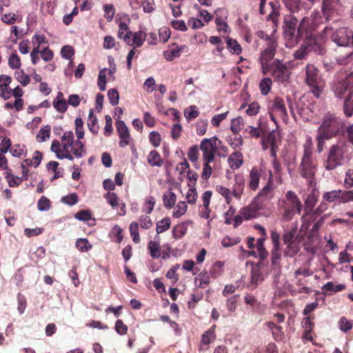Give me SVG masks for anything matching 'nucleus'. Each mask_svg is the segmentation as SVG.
Here are the masks:
<instances>
[{"instance_id": "f257e3e1", "label": "nucleus", "mask_w": 353, "mask_h": 353, "mask_svg": "<svg viewBox=\"0 0 353 353\" xmlns=\"http://www.w3.org/2000/svg\"><path fill=\"white\" fill-rule=\"evenodd\" d=\"M343 129L344 122L340 117L331 112L325 113L321 119L316 136L318 153L323 151L325 141L336 137L343 132Z\"/></svg>"}, {"instance_id": "f03ea898", "label": "nucleus", "mask_w": 353, "mask_h": 353, "mask_svg": "<svg viewBox=\"0 0 353 353\" xmlns=\"http://www.w3.org/2000/svg\"><path fill=\"white\" fill-rule=\"evenodd\" d=\"M350 157V145L345 139H340L329 147L323 161V168L327 171H333L343 165Z\"/></svg>"}, {"instance_id": "7ed1b4c3", "label": "nucleus", "mask_w": 353, "mask_h": 353, "mask_svg": "<svg viewBox=\"0 0 353 353\" xmlns=\"http://www.w3.org/2000/svg\"><path fill=\"white\" fill-rule=\"evenodd\" d=\"M303 204L297 194L293 191H288L283 199L278 203V211L285 221H291L296 214H300Z\"/></svg>"}, {"instance_id": "20e7f679", "label": "nucleus", "mask_w": 353, "mask_h": 353, "mask_svg": "<svg viewBox=\"0 0 353 353\" xmlns=\"http://www.w3.org/2000/svg\"><path fill=\"white\" fill-rule=\"evenodd\" d=\"M283 30L286 48H291L299 43L300 37L298 32V19L294 15L290 14L285 16Z\"/></svg>"}, {"instance_id": "39448f33", "label": "nucleus", "mask_w": 353, "mask_h": 353, "mask_svg": "<svg viewBox=\"0 0 353 353\" xmlns=\"http://www.w3.org/2000/svg\"><path fill=\"white\" fill-rule=\"evenodd\" d=\"M305 83L310 88L311 92L319 98L323 88V80L319 70L314 64H307L305 68Z\"/></svg>"}, {"instance_id": "423d86ee", "label": "nucleus", "mask_w": 353, "mask_h": 353, "mask_svg": "<svg viewBox=\"0 0 353 353\" xmlns=\"http://www.w3.org/2000/svg\"><path fill=\"white\" fill-rule=\"evenodd\" d=\"M322 199L329 203L341 204L353 201V190H335L323 193Z\"/></svg>"}, {"instance_id": "0eeeda50", "label": "nucleus", "mask_w": 353, "mask_h": 353, "mask_svg": "<svg viewBox=\"0 0 353 353\" xmlns=\"http://www.w3.org/2000/svg\"><path fill=\"white\" fill-rule=\"evenodd\" d=\"M217 142L221 143L216 137L204 139L201 141L199 148L203 152V161H214L219 147Z\"/></svg>"}, {"instance_id": "6e6552de", "label": "nucleus", "mask_w": 353, "mask_h": 353, "mask_svg": "<svg viewBox=\"0 0 353 353\" xmlns=\"http://www.w3.org/2000/svg\"><path fill=\"white\" fill-rule=\"evenodd\" d=\"M291 72L286 63L280 59H274L272 61V76L274 81L279 83L288 81Z\"/></svg>"}, {"instance_id": "1a4fd4ad", "label": "nucleus", "mask_w": 353, "mask_h": 353, "mask_svg": "<svg viewBox=\"0 0 353 353\" xmlns=\"http://www.w3.org/2000/svg\"><path fill=\"white\" fill-rule=\"evenodd\" d=\"M299 172L302 177L309 181L310 184L312 183L316 172V166L312 157H302Z\"/></svg>"}, {"instance_id": "9d476101", "label": "nucleus", "mask_w": 353, "mask_h": 353, "mask_svg": "<svg viewBox=\"0 0 353 353\" xmlns=\"http://www.w3.org/2000/svg\"><path fill=\"white\" fill-rule=\"evenodd\" d=\"M270 117L275 123L276 120L274 114L279 116L283 120L288 118V112L285 107V103L283 98L276 97L272 101V105L269 108Z\"/></svg>"}, {"instance_id": "9b49d317", "label": "nucleus", "mask_w": 353, "mask_h": 353, "mask_svg": "<svg viewBox=\"0 0 353 353\" xmlns=\"http://www.w3.org/2000/svg\"><path fill=\"white\" fill-rule=\"evenodd\" d=\"M353 88V71L351 72L344 79L339 81L332 86L334 94L338 98H343L345 92L352 91Z\"/></svg>"}, {"instance_id": "f8f14e48", "label": "nucleus", "mask_w": 353, "mask_h": 353, "mask_svg": "<svg viewBox=\"0 0 353 353\" xmlns=\"http://www.w3.org/2000/svg\"><path fill=\"white\" fill-rule=\"evenodd\" d=\"M273 174L272 171L270 170L267 184L261 190L254 199L261 203H264L265 206L266 203L273 197Z\"/></svg>"}, {"instance_id": "ddd939ff", "label": "nucleus", "mask_w": 353, "mask_h": 353, "mask_svg": "<svg viewBox=\"0 0 353 353\" xmlns=\"http://www.w3.org/2000/svg\"><path fill=\"white\" fill-rule=\"evenodd\" d=\"M264 208V203L256 201L254 199L249 205L240 209L239 213L242 214L244 220L255 219L260 215V210Z\"/></svg>"}, {"instance_id": "4468645a", "label": "nucleus", "mask_w": 353, "mask_h": 353, "mask_svg": "<svg viewBox=\"0 0 353 353\" xmlns=\"http://www.w3.org/2000/svg\"><path fill=\"white\" fill-rule=\"evenodd\" d=\"M352 36V30L347 28H341L333 33L332 39L339 46H350Z\"/></svg>"}, {"instance_id": "2eb2a0df", "label": "nucleus", "mask_w": 353, "mask_h": 353, "mask_svg": "<svg viewBox=\"0 0 353 353\" xmlns=\"http://www.w3.org/2000/svg\"><path fill=\"white\" fill-rule=\"evenodd\" d=\"M263 174H265L263 165L254 166L249 174L248 187L250 190L256 191L259 185V181Z\"/></svg>"}, {"instance_id": "dca6fc26", "label": "nucleus", "mask_w": 353, "mask_h": 353, "mask_svg": "<svg viewBox=\"0 0 353 353\" xmlns=\"http://www.w3.org/2000/svg\"><path fill=\"white\" fill-rule=\"evenodd\" d=\"M342 6L341 0H323L322 12L326 20L332 18V15L337 12Z\"/></svg>"}, {"instance_id": "f3484780", "label": "nucleus", "mask_w": 353, "mask_h": 353, "mask_svg": "<svg viewBox=\"0 0 353 353\" xmlns=\"http://www.w3.org/2000/svg\"><path fill=\"white\" fill-rule=\"evenodd\" d=\"M117 132L120 138L119 146L125 148L130 144V135L128 128L126 126L123 121H117L115 123Z\"/></svg>"}, {"instance_id": "a211bd4d", "label": "nucleus", "mask_w": 353, "mask_h": 353, "mask_svg": "<svg viewBox=\"0 0 353 353\" xmlns=\"http://www.w3.org/2000/svg\"><path fill=\"white\" fill-rule=\"evenodd\" d=\"M188 48L185 45L177 46L175 43L169 46V48L163 52L164 58L168 61H172L174 59L181 56L183 52H188Z\"/></svg>"}, {"instance_id": "6ab92c4d", "label": "nucleus", "mask_w": 353, "mask_h": 353, "mask_svg": "<svg viewBox=\"0 0 353 353\" xmlns=\"http://www.w3.org/2000/svg\"><path fill=\"white\" fill-rule=\"evenodd\" d=\"M267 48L261 51L259 57V61L263 63H270L275 56L277 48V42L276 40H270L267 43Z\"/></svg>"}, {"instance_id": "aec40b11", "label": "nucleus", "mask_w": 353, "mask_h": 353, "mask_svg": "<svg viewBox=\"0 0 353 353\" xmlns=\"http://www.w3.org/2000/svg\"><path fill=\"white\" fill-rule=\"evenodd\" d=\"M234 183L232 188L233 196L240 200L245 190V180L242 174H238L234 176Z\"/></svg>"}, {"instance_id": "412c9836", "label": "nucleus", "mask_w": 353, "mask_h": 353, "mask_svg": "<svg viewBox=\"0 0 353 353\" xmlns=\"http://www.w3.org/2000/svg\"><path fill=\"white\" fill-rule=\"evenodd\" d=\"M215 328L216 325H213L202 334L199 347L200 351L208 350L209 345L216 339Z\"/></svg>"}, {"instance_id": "4be33fe9", "label": "nucleus", "mask_w": 353, "mask_h": 353, "mask_svg": "<svg viewBox=\"0 0 353 353\" xmlns=\"http://www.w3.org/2000/svg\"><path fill=\"white\" fill-rule=\"evenodd\" d=\"M263 281V276L261 271V265L260 263H252L251 270L250 286L255 288L259 283Z\"/></svg>"}, {"instance_id": "5701e85b", "label": "nucleus", "mask_w": 353, "mask_h": 353, "mask_svg": "<svg viewBox=\"0 0 353 353\" xmlns=\"http://www.w3.org/2000/svg\"><path fill=\"white\" fill-rule=\"evenodd\" d=\"M318 194L315 190H312L307 195L305 201V212L306 215H309L314 210V208L318 201Z\"/></svg>"}, {"instance_id": "b1692460", "label": "nucleus", "mask_w": 353, "mask_h": 353, "mask_svg": "<svg viewBox=\"0 0 353 353\" xmlns=\"http://www.w3.org/2000/svg\"><path fill=\"white\" fill-rule=\"evenodd\" d=\"M265 325L271 330L272 336L276 341H279L283 339L284 332L281 326L276 325V323L272 321L266 322Z\"/></svg>"}, {"instance_id": "393cba45", "label": "nucleus", "mask_w": 353, "mask_h": 353, "mask_svg": "<svg viewBox=\"0 0 353 353\" xmlns=\"http://www.w3.org/2000/svg\"><path fill=\"white\" fill-rule=\"evenodd\" d=\"M243 155L240 152H233L228 158L230 167L233 170L239 169L243 165Z\"/></svg>"}, {"instance_id": "a878e982", "label": "nucleus", "mask_w": 353, "mask_h": 353, "mask_svg": "<svg viewBox=\"0 0 353 353\" xmlns=\"http://www.w3.org/2000/svg\"><path fill=\"white\" fill-rule=\"evenodd\" d=\"M147 160L149 165L152 167H161L163 163L160 154L157 150H152L149 153Z\"/></svg>"}, {"instance_id": "bb28decb", "label": "nucleus", "mask_w": 353, "mask_h": 353, "mask_svg": "<svg viewBox=\"0 0 353 353\" xmlns=\"http://www.w3.org/2000/svg\"><path fill=\"white\" fill-rule=\"evenodd\" d=\"M119 30L118 31V37L120 39H123L125 43L128 44H130L131 41V36H132V32L128 31V25L124 22H121L119 23Z\"/></svg>"}, {"instance_id": "cd10ccee", "label": "nucleus", "mask_w": 353, "mask_h": 353, "mask_svg": "<svg viewBox=\"0 0 353 353\" xmlns=\"http://www.w3.org/2000/svg\"><path fill=\"white\" fill-rule=\"evenodd\" d=\"M261 144L263 150H268L269 148L276 145V134L274 131L268 133L262 138Z\"/></svg>"}, {"instance_id": "c85d7f7f", "label": "nucleus", "mask_w": 353, "mask_h": 353, "mask_svg": "<svg viewBox=\"0 0 353 353\" xmlns=\"http://www.w3.org/2000/svg\"><path fill=\"white\" fill-rule=\"evenodd\" d=\"M4 169L6 170L5 178L6 179L10 187L18 186L22 182V179L13 175L12 170L9 169L6 165L5 166Z\"/></svg>"}, {"instance_id": "c756f323", "label": "nucleus", "mask_w": 353, "mask_h": 353, "mask_svg": "<svg viewBox=\"0 0 353 353\" xmlns=\"http://www.w3.org/2000/svg\"><path fill=\"white\" fill-rule=\"evenodd\" d=\"M148 249L150 255L153 259H158L161 256L160 243L155 241H150L148 243Z\"/></svg>"}, {"instance_id": "7c9ffc66", "label": "nucleus", "mask_w": 353, "mask_h": 353, "mask_svg": "<svg viewBox=\"0 0 353 353\" xmlns=\"http://www.w3.org/2000/svg\"><path fill=\"white\" fill-rule=\"evenodd\" d=\"M176 196L172 191H167L163 196V205L166 208L171 209L176 203Z\"/></svg>"}, {"instance_id": "2f4dec72", "label": "nucleus", "mask_w": 353, "mask_h": 353, "mask_svg": "<svg viewBox=\"0 0 353 353\" xmlns=\"http://www.w3.org/2000/svg\"><path fill=\"white\" fill-rule=\"evenodd\" d=\"M216 191L225 198L228 204L231 203L233 196L232 190L223 185H218L216 186Z\"/></svg>"}, {"instance_id": "473e14b6", "label": "nucleus", "mask_w": 353, "mask_h": 353, "mask_svg": "<svg viewBox=\"0 0 353 353\" xmlns=\"http://www.w3.org/2000/svg\"><path fill=\"white\" fill-rule=\"evenodd\" d=\"M303 153L302 157H312L313 141L310 136H307L303 145Z\"/></svg>"}, {"instance_id": "72a5a7b5", "label": "nucleus", "mask_w": 353, "mask_h": 353, "mask_svg": "<svg viewBox=\"0 0 353 353\" xmlns=\"http://www.w3.org/2000/svg\"><path fill=\"white\" fill-rule=\"evenodd\" d=\"M343 112L347 117H350L353 115V97L352 94L347 96L343 103Z\"/></svg>"}, {"instance_id": "f704fd0d", "label": "nucleus", "mask_w": 353, "mask_h": 353, "mask_svg": "<svg viewBox=\"0 0 353 353\" xmlns=\"http://www.w3.org/2000/svg\"><path fill=\"white\" fill-rule=\"evenodd\" d=\"M311 51V48L307 44H302L300 48L294 52L295 59L302 60L306 57Z\"/></svg>"}, {"instance_id": "c9c22d12", "label": "nucleus", "mask_w": 353, "mask_h": 353, "mask_svg": "<svg viewBox=\"0 0 353 353\" xmlns=\"http://www.w3.org/2000/svg\"><path fill=\"white\" fill-rule=\"evenodd\" d=\"M239 299V294H235L227 299L225 305L230 314H232L236 312Z\"/></svg>"}, {"instance_id": "e433bc0d", "label": "nucleus", "mask_w": 353, "mask_h": 353, "mask_svg": "<svg viewBox=\"0 0 353 353\" xmlns=\"http://www.w3.org/2000/svg\"><path fill=\"white\" fill-rule=\"evenodd\" d=\"M51 128L47 125L41 128L36 136V139L38 142L41 143L46 141L50 138Z\"/></svg>"}, {"instance_id": "4c0bfd02", "label": "nucleus", "mask_w": 353, "mask_h": 353, "mask_svg": "<svg viewBox=\"0 0 353 353\" xmlns=\"http://www.w3.org/2000/svg\"><path fill=\"white\" fill-rule=\"evenodd\" d=\"M272 79L269 77L263 78L259 83L260 92L263 95H267L271 90Z\"/></svg>"}, {"instance_id": "58836bf2", "label": "nucleus", "mask_w": 353, "mask_h": 353, "mask_svg": "<svg viewBox=\"0 0 353 353\" xmlns=\"http://www.w3.org/2000/svg\"><path fill=\"white\" fill-rule=\"evenodd\" d=\"M72 152L76 157H82L83 155L85 154L83 143L79 140H77L76 141H74Z\"/></svg>"}, {"instance_id": "ea45409f", "label": "nucleus", "mask_w": 353, "mask_h": 353, "mask_svg": "<svg viewBox=\"0 0 353 353\" xmlns=\"http://www.w3.org/2000/svg\"><path fill=\"white\" fill-rule=\"evenodd\" d=\"M311 20L309 17H303L298 25V32L300 39L306 33L310 26Z\"/></svg>"}, {"instance_id": "a19ab883", "label": "nucleus", "mask_w": 353, "mask_h": 353, "mask_svg": "<svg viewBox=\"0 0 353 353\" xmlns=\"http://www.w3.org/2000/svg\"><path fill=\"white\" fill-rule=\"evenodd\" d=\"M286 245L287 247L285 251V254L288 256H294L300 250L299 243L296 240L286 244Z\"/></svg>"}, {"instance_id": "79ce46f5", "label": "nucleus", "mask_w": 353, "mask_h": 353, "mask_svg": "<svg viewBox=\"0 0 353 353\" xmlns=\"http://www.w3.org/2000/svg\"><path fill=\"white\" fill-rule=\"evenodd\" d=\"M88 127L89 130L94 134H97L99 127L97 125V119L93 115V110L89 112V118L88 120Z\"/></svg>"}, {"instance_id": "37998d69", "label": "nucleus", "mask_w": 353, "mask_h": 353, "mask_svg": "<svg viewBox=\"0 0 353 353\" xmlns=\"http://www.w3.org/2000/svg\"><path fill=\"white\" fill-rule=\"evenodd\" d=\"M77 248L81 252H86L92 249V245L86 238L79 239L76 241Z\"/></svg>"}, {"instance_id": "c03bdc74", "label": "nucleus", "mask_w": 353, "mask_h": 353, "mask_svg": "<svg viewBox=\"0 0 353 353\" xmlns=\"http://www.w3.org/2000/svg\"><path fill=\"white\" fill-rule=\"evenodd\" d=\"M227 47L232 54H239L242 52L240 44L236 40L230 38L227 39Z\"/></svg>"}, {"instance_id": "a18cd8bd", "label": "nucleus", "mask_w": 353, "mask_h": 353, "mask_svg": "<svg viewBox=\"0 0 353 353\" xmlns=\"http://www.w3.org/2000/svg\"><path fill=\"white\" fill-rule=\"evenodd\" d=\"M345 289V285L344 284H338L334 285L332 282H327L326 284L323 285L322 290L325 292H338L342 291Z\"/></svg>"}, {"instance_id": "49530a36", "label": "nucleus", "mask_w": 353, "mask_h": 353, "mask_svg": "<svg viewBox=\"0 0 353 353\" xmlns=\"http://www.w3.org/2000/svg\"><path fill=\"white\" fill-rule=\"evenodd\" d=\"M129 230L133 241L135 243H139V223L137 222H132L130 225Z\"/></svg>"}, {"instance_id": "de8ad7c7", "label": "nucleus", "mask_w": 353, "mask_h": 353, "mask_svg": "<svg viewBox=\"0 0 353 353\" xmlns=\"http://www.w3.org/2000/svg\"><path fill=\"white\" fill-rule=\"evenodd\" d=\"M170 227V219L165 218L157 223L156 231L158 234L168 230Z\"/></svg>"}, {"instance_id": "09e8293b", "label": "nucleus", "mask_w": 353, "mask_h": 353, "mask_svg": "<svg viewBox=\"0 0 353 353\" xmlns=\"http://www.w3.org/2000/svg\"><path fill=\"white\" fill-rule=\"evenodd\" d=\"M15 78L17 80L23 85L26 86L30 83V77L25 74L23 70L20 71L15 72Z\"/></svg>"}, {"instance_id": "8fccbe9b", "label": "nucleus", "mask_w": 353, "mask_h": 353, "mask_svg": "<svg viewBox=\"0 0 353 353\" xmlns=\"http://www.w3.org/2000/svg\"><path fill=\"white\" fill-rule=\"evenodd\" d=\"M223 262L216 261V263H214L210 271L211 276L214 278H216V277L219 276L223 271Z\"/></svg>"}, {"instance_id": "3c124183", "label": "nucleus", "mask_w": 353, "mask_h": 353, "mask_svg": "<svg viewBox=\"0 0 353 353\" xmlns=\"http://www.w3.org/2000/svg\"><path fill=\"white\" fill-rule=\"evenodd\" d=\"M177 210H174L172 213L174 218H180L187 211L188 205L185 201H180L176 205Z\"/></svg>"}, {"instance_id": "603ef678", "label": "nucleus", "mask_w": 353, "mask_h": 353, "mask_svg": "<svg viewBox=\"0 0 353 353\" xmlns=\"http://www.w3.org/2000/svg\"><path fill=\"white\" fill-rule=\"evenodd\" d=\"M190 189L186 194V199L189 204H194L197 200V192L196 188L192 186V184L188 183Z\"/></svg>"}, {"instance_id": "864d4df0", "label": "nucleus", "mask_w": 353, "mask_h": 353, "mask_svg": "<svg viewBox=\"0 0 353 353\" xmlns=\"http://www.w3.org/2000/svg\"><path fill=\"white\" fill-rule=\"evenodd\" d=\"M208 122L206 119H199L196 123V131L197 134L202 136L206 132Z\"/></svg>"}, {"instance_id": "5fc2aeb1", "label": "nucleus", "mask_w": 353, "mask_h": 353, "mask_svg": "<svg viewBox=\"0 0 353 353\" xmlns=\"http://www.w3.org/2000/svg\"><path fill=\"white\" fill-rule=\"evenodd\" d=\"M146 37L147 34L145 32L138 31L134 34L133 43L137 47H141L146 40Z\"/></svg>"}, {"instance_id": "6e6d98bb", "label": "nucleus", "mask_w": 353, "mask_h": 353, "mask_svg": "<svg viewBox=\"0 0 353 353\" xmlns=\"http://www.w3.org/2000/svg\"><path fill=\"white\" fill-rule=\"evenodd\" d=\"M156 203V200L154 196H149L145 199V203L143 204V211H145L147 214H150L153 211L154 205Z\"/></svg>"}, {"instance_id": "4d7b16f0", "label": "nucleus", "mask_w": 353, "mask_h": 353, "mask_svg": "<svg viewBox=\"0 0 353 353\" xmlns=\"http://www.w3.org/2000/svg\"><path fill=\"white\" fill-rule=\"evenodd\" d=\"M328 203L327 201H324L323 199L319 205L312 212V218L314 221L316 219V216L320 215L323 212H325L328 209Z\"/></svg>"}, {"instance_id": "13d9d810", "label": "nucleus", "mask_w": 353, "mask_h": 353, "mask_svg": "<svg viewBox=\"0 0 353 353\" xmlns=\"http://www.w3.org/2000/svg\"><path fill=\"white\" fill-rule=\"evenodd\" d=\"M21 65L20 57L16 53L12 54L8 59V65L10 68L12 69H19Z\"/></svg>"}, {"instance_id": "bf43d9fd", "label": "nucleus", "mask_w": 353, "mask_h": 353, "mask_svg": "<svg viewBox=\"0 0 353 353\" xmlns=\"http://www.w3.org/2000/svg\"><path fill=\"white\" fill-rule=\"evenodd\" d=\"M104 198L107 202L113 208H116L119 205V199L114 192H108L104 195Z\"/></svg>"}, {"instance_id": "052dcab7", "label": "nucleus", "mask_w": 353, "mask_h": 353, "mask_svg": "<svg viewBox=\"0 0 353 353\" xmlns=\"http://www.w3.org/2000/svg\"><path fill=\"white\" fill-rule=\"evenodd\" d=\"M103 10L105 12V18L108 21H111L115 14V9L112 4H105L103 6Z\"/></svg>"}, {"instance_id": "680f3d73", "label": "nucleus", "mask_w": 353, "mask_h": 353, "mask_svg": "<svg viewBox=\"0 0 353 353\" xmlns=\"http://www.w3.org/2000/svg\"><path fill=\"white\" fill-rule=\"evenodd\" d=\"M149 140L154 147H159L161 143V134L157 131H152L149 134Z\"/></svg>"}, {"instance_id": "e2e57ef3", "label": "nucleus", "mask_w": 353, "mask_h": 353, "mask_svg": "<svg viewBox=\"0 0 353 353\" xmlns=\"http://www.w3.org/2000/svg\"><path fill=\"white\" fill-rule=\"evenodd\" d=\"M339 328L344 332H347L352 328V323L345 316L340 319L339 321Z\"/></svg>"}, {"instance_id": "0e129e2a", "label": "nucleus", "mask_w": 353, "mask_h": 353, "mask_svg": "<svg viewBox=\"0 0 353 353\" xmlns=\"http://www.w3.org/2000/svg\"><path fill=\"white\" fill-rule=\"evenodd\" d=\"M53 106L61 113L65 112L68 109V103L65 99L54 100Z\"/></svg>"}, {"instance_id": "69168bd1", "label": "nucleus", "mask_w": 353, "mask_h": 353, "mask_svg": "<svg viewBox=\"0 0 353 353\" xmlns=\"http://www.w3.org/2000/svg\"><path fill=\"white\" fill-rule=\"evenodd\" d=\"M283 2L286 8L294 12L299 10L301 0H283Z\"/></svg>"}, {"instance_id": "338daca9", "label": "nucleus", "mask_w": 353, "mask_h": 353, "mask_svg": "<svg viewBox=\"0 0 353 353\" xmlns=\"http://www.w3.org/2000/svg\"><path fill=\"white\" fill-rule=\"evenodd\" d=\"M108 97L112 105H116L119 103V94L116 89H110L108 92Z\"/></svg>"}, {"instance_id": "774afa93", "label": "nucleus", "mask_w": 353, "mask_h": 353, "mask_svg": "<svg viewBox=\"0 0 353 353\" xmlns=\"http://www.w3.org/2000/svg\"><path fill=\"white\" fill-rule=\"evenodd\" d=\"M344 185L346 188L349 189L353 187V169H348L345 173Z\"/></svg>"}]
</instances>
